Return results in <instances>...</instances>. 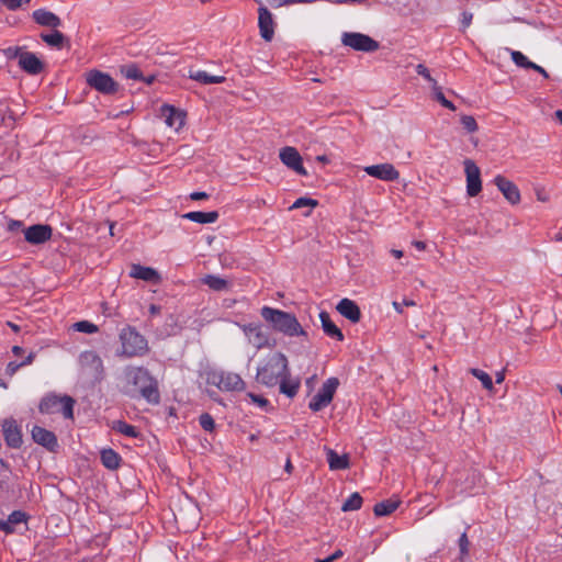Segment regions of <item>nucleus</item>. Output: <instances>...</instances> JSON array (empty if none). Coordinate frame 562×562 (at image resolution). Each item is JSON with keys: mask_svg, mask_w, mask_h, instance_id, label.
I'll list each match as a JSON object with an SVG mask.
<instances>
[{"mask_svg": "<svg viewBox=\"0 0 562 562\" xmlns=\"http://www.w3.org/2000/svg\"><path fill=\"white\" fill-rule=\"evenodd\" d=\"M260 314L276 331L282 333L289 337L307 336L295 315L291 313L270 306H263Z\"/></svg>", "mask_w": 562, "mask_h": 562, "instance_id": "1", "label": "nucleus"}, {"mask_svg": "<svg viewBox=\"0 0 562 562\" xmlns=\"http://www.w3.org/2000/svg\"><path fill=\"white\" fill-rule=\"evenodd\" d=\"M125 376L130 383L136 386L140 395L150 404H158L160 393L157 380L149 373L146 368L136 367L127 368Z\"/></svg>", "mask_w": 562, "mask_h": 562, "instance_id": "2", "label": "nucleus"}, {"mask_svg": "<svg viewBox=\"0 0 562 562\" xmlns=\"http://www.w3.org/2000/svg\"><path fill=\"white\" fill-rule=\"evenodd\" d=\"M285 375H290V371L288 359L282 352L269 356L265 364L257 370V381L269 387L276 386Z\"/></svg>", "mask_w": 562, "mask_h": 562, "instance_id": "3", "label": "nucleus"}, {"mask_svg": "<svg viewBox=\"0 0 562 562\" xmlns=\"http://www.w3.org/2000/svg\"><path fill=\"white\" fill-rule=\"evenodd\" d=\"M119 338L122 345L121 351H117L119 356L126 358L143 357L149 350L147 339L135 327H124L120 331Z\"/></svg>", "mask_w": 562, "mask_h": 562, "instance_id": "4", "label": "nucleus"}, {"mask_svg": "<svg viewBox=\"0 0 562 562\" xmlns=\"http://www.w3.org/2000/svg\"><path fill=\"white\" fill-rule=\"evenodd\" d=\"M76 401L69 395L47 394L44 396L38 405L42 414H58L60 413L65 418H74V406Z\"/></svg>", "mask_w": 562, "mask_h": 562, "instance_id": "5", "label": "nucleus"}, {"mask_svg": "<svg viewBox=\"0 0 562 562\" xmlns=\"http://www.w3.org/2000/svg\"><path fill=\"white\" fill-rule=\"evenodd\" d=\"M206 382L224 392H240L246 387L245 381L234 372L212 371L207 373Z\"/></svg>", "mask_w": 562, "mask_h": 562, "instance_id": "6", "label": "nucleus"}, {"mask_svg": "<svg viewBox=\"0 0 562 562\" xmlns=\"http://www.w3.org/2000/svg\"><path fill=\"white\" fill-rule=\"evenodd\" d=\"M86 81L90 88L102 94L111 95L119 91V83L109 74L98 69L87 71Z\"/></svg>", "mask_w": 562, "mask_h": 562, "instance_id": "7", "label": "nucleus"}, {"mask_svg": "<svg viewBox=\"0 0 562 562\" xmlns=\"http://www.w3.org/2000/svg\"><path fill=\"white\" fill-rule=\"evenodd\" d=\"M341 43L357 52L372 53L380 48V43L367 34L344 32Z\"/></svg>", "mask_w": 562, "mask_h": 562, "instance_id": "8", "label": "nucleus"}, {"mask_svg": "<svg viewBox=\"0 0 562 562\" xmlns=\"http://www.w3.org/2000/svg\"><path fill=\"white\" fill-rule=\"evenodd\" d=\"M339 385L337 378H329L324 382L319 391L313 396L308 408L313 412H319L330 404Z\"/></svg>", "mask_w": 562, "mask_h": 562, "instance_id": "9", "label": "nucleus"}, {"mask_svg": "<svg viewBox=\"0 0 562 562\" xmlns=\"http://www.w3.org/2000/svg\"><path fill=\"white\" fill-rule=\"evenodd\" d=\"M79 363L85 372L95 380H101L104 373L103 361L100 356L92 350L80 353Z\"/></svg>", "mask_w": 562, "mask_h": 562, "instance_id": "10", "label": "nucleus"}, {"mask_svg": "<svg viewBox=\"0 0 562 562\" xmlns=\"http://www.w3.org/2000/svg\"><path fill=\"white\" fill-rule=\"evenodd\" d=\"M464 171L467 176V193L469 196H476L482 190L480 168L471 159H465Z\"/></svg>", "mask_w": 562, "mask_h": 562, "instance_id": "11", "label": "nucleus"}, {"mask_svg": "<svg viewBox=\"0 0 562 562\" xmlns=\"http://www.w3.org/2000/svg\"><path fill=\"white\" fill-rule=\"evenodd\" d=\"M1 426L7 446L9 448L19 449L22 446L23 440L22 431L16 420L13 418H5Z\"/></svg>", "mask_w": 562, "mask_h": 562, "instance_id": "12", "label": "nucleus"}, {"mask_svg": "<svg viewBox=\"0 0 562 562\" xmlns=\"http://www.w3.org/2000/svg\"><path fill=\"white\" fill-rule=\"evenodd\" d=\"M53 228L47 224H34L24 229V238L31 245H42L52 238Z\"/></svg>", "mask_w": 562, "mask_h": 562, "instance_id": "13", "label": "nucleus"}, {"mask_svg": "<svg viewBox=\"0 0 562 562\" xmlns=\"http://www.w3.org/2000/svg\"><path fill=\"white\" fill-rule=\"evenodd\" d=\"M279 157L286 167L294 170L296 173L307 176V171L302 162V157L296 148L284 147L280 150Z\"/></svg>", "mask_w": 562, "mask_h": 562, "instance_id": "14", "label": "nucleus"}, {"mask_svg": "<svg viewBox=\"0 0 562 562\" xmlns=\"http://www.w3.org/2000/svg\"><path fill=\"white\" fill-rule=\"evenodd\" d=\"M258 26L260 36L266 41H272L274 36V26L276 22L273 20L272 13L268 10V8L261 5L258 9Z\"/></svg>", "mask_w": 562, "mask_h": 562, "instance_id": "15", "label": "nucleus"}, {"mask_svg": "<svg viewBox=\"0 0 562 562\" xmlns=\"http://www.w3.org/2000/svg\"><path fill=\"white\" fill-rule=\"evenodd\" d=\"M363 170L367 175L383 181H395L400 178V172L389 162L368 166Z\"/></svg>", "mask_w": 562, "mask_h": 562, "instance_id": "16", "label": "nucleus"}, {"mask_svg": "<svg viewBox=\"0 0 562 562\" xmlns=\"http://www.w3.org/2000/svg\"><path fill=\"white\" fill-rule=\"evenodd\" d=\"M32 438L36 443L43 446L50 452H55L58 448V440L56 435L41 426L33 427Z\"/></svg>", "mask_w": 562, "mask_h": 562, "instance_id": "17", "label": "nucleus"}, {"mask_svg": "<svg viewBox=\"0 0 562 562\" xmlns=\"http://www.w3.org/2000/svg\"><path fill=\"white\" fill-rule=\"evenodd\" d=\"M494 183L509 203L517 204L520 202L519 189L513 181L498 175L494 178Z\"/></svg>", "mask_w": 562, "mask_h": 562, "instance_id": "18", "label": "nucleus"}, {"mask_svg": "<svg viewBox=\"0 0 562 562\" xmlns=\"http://www.w3.org/2000/svg\"><path fill=\"white\" fill-rule=\"evenodd\" d=\"M160 115L164 117L165 123L176 131H179L184 124V113L172 105L164 104L160 108Z\"/></svg>", "mask_w": 562, "mask_h": 562, "instance_id": "19", "label": "nucleus"}, {"mask_svg": "<svg viewBox=\"0 0 562 562\" xmlns=\"http://www.w3.org/2000/svg\"><path fill=\"white\" fill-rule=\"evenodd\" d=\"M130 277L139 279L153 284H159L161 282V277L157 270L150 267H144L138 263H134L131 266Z\"/></svg>", "mask_w": 562, "mask_h": 562, "instance_id": "20", "label": "nucleus"}, {"mask_svg": "<svg viewBox=\"0 0 562 562\" xmlns=\"http://www.w3.org/2000/svg\"><path fill=\"white\" fill-rule=\"evenodd\" d=\"M243 331L247 336L248 341L257 349L268 345V336L262 331L258 324L243 325Z\"/></svg>", "mask_w": 562, "mask_h": 562, "instance_id": "21", "label": "nucleus"}, {"mask_svg": "<svg viewBox=\"0 0 562 562\" xmlns=\"http://www.w3.org/2000/svg\"><path fill=\"white\" fill-rule=\"evenodd\" d=\"M336 310L341 316L349 319L351 323H358L361 319L360 307L350 299L340 300Z\"/></svg>", "mask_w": 562, "mask_h": 562, "instance_id": "22", "label": "nucleus"}, {"mask_svg": "<svg viewBox=\"0 0 562 562\" xmlns=\"http://www.w3.org/2000/svg\"><path fill=\"white\" fill-rule=\"evenodd\" d=\"M19 66L30 75H38L44 69V64L31 52H24L20 55Z\"/></svg>", "mask_w": 562, "mask_h": 562, "instance_id": "23", "label": "nucleus"}, {"mask_svg": "<svg viewBox=\"0 0 562 562\" xmlns=\"http://www.w3.org/2000/svg\"><path fill=\"white\" fill-rule=\"evenodd\" d=\"M33 20L42 25L50 29H57L61 25V20L55 13L45 9H37L32 14Z\"/></svg>", "mask_w": 562, "mask_h": 562, "instance_id": "24", "label": "nucleus"}, {"mask_svg": "<svg viewBox=\"0 0 562 562\" xmlns=\"http://www.w3.org/2000/svg\"><path fill=\"white\" fill-rule=\"evenodd\" d=\"M27 515L21 510H14L11 513L7 520L0 519V530L4 531L7 535L13 533L15 531L14 526L26 522Z\"/></svg>", "mask_w": 562, "mask_h": 562, "instance_id": "25", "label": "nucleus"}, {"mask_svg": "<svg viewBox=\"0 0 562 562\" xmlns=\"http://www.w3.org/2000/svg\"><path fill=\"white\" fill-rule=\"evenodd\" d=\"M326 457L329 469L333 471L346 470L350 465L349 456L346 453L340 456L335 450L328 448L326 449Z\"/></svg>", "mask_w": 562, "mask_h": 562, "instance_id": "26", "label": "nucleus"}, {"mask_svg": "<svg viewBox=\"0 0 562 562\" xmlns=\"http://www.w3.org/2000/svg\"><path fill=\"white\" fill-rule=\"evenodd\" d=\"M41 40L48 46L61 49L65 46H69V40L57 29H53L52 33H42Z\"/></svg>", "mask_w": 562, "mask_h": 562, "instance_id": "27", "label": "nucleus"}, {"mask_svg": "<svg viewBox=\"0 0 562 562\" xmlns=\"http://www.w3.org/2000/svg\"><path fill=\"white\" fill-rule=\"evenodd\" d=\"M319 318L322 322V328L327 336H329L331 338H336L339 341L344 340L345 337H344L342 331L330 319V315L327 312H325V311L321 312Z\"/></svg>", "mask_w": 562, "mask_h": 562, "instance_id": "28", "label": "nucleus"}, {"mask_svg": "<svg viewBox=\"0 0 562 562\" xmlns=\"http://www.w3.org/2000/svg\"><path fill=\"white\" fill-rule=\"evenodd\" d=\"M188 77L202 85L223 83L226 81V77L224 76H212L204 70L193 68L189 69Z\"/></svg>", "mask_w": 562, "mask_h": 562, "instance_id": "29", "label": "nucleus"}, {"mask_svg": "<svg viewBox=\"0 0 562 562\" xmlns=\"http://www.w3.org/2000/svg\"><path fill=\"white\" fill-rule=\"evenodd\" d=\"M220 214L217 211L211 212H202V211H192L182 215L183 218L200 223V224H209L217 221Z\"/></svg>", "mask_w": 562, "mask_h": 562, "instance_id": "30", "label": "nucleus"}, {"mask_svg": "<svg viewBox=\"0 0 562 562\" xmlns=\"http://www.w3.org/2000/svg\"><path fill=\"white\" fill-rule=\"evenodd\" d=\"M122 461L121 456L113 449H103L101 451V462L109 470H116Z\"/></svg>", "mask_w": 562, "mask_h": 562, "instance_id": "31", "label": "nucleus"}, {"mask_svg": "<svg viewBox=\"0 0 562 562\" xmlns=\"http://www.w3.org/2000/svg\"><path fill=\"white\" fill-rule=\"evenodd\" d=\"M289 376H283L278 384L280 385V392L292 398L297 394L301 382L299 379L290 380Z\"/></svg>", "mask_w": 562, "mask_h": 562, "instance_id": "32", "label": "nucleus"}, {"mask_svg": "<svg viewBox=\"0 0 562 562\" xmlns=\"http://www.w3.org/2000/svg\"><path fill=\"white\" fill-rule=\"evenodd\" d=\"M201 281L213 291L221 292L228 290V281L217 276L207 274Z\"/></svg>", "mask_w": 562, "mask_h": 562, "instance_id": "33", "label": "nucleus"}, {"mask_svg": "<svg viewBox=\"0 0 562 562\" xmlns=\"http://www.w3.org/2000/svg\"><path fill=\"white\" fill-rule=\"evenodd\" d=\"M400 505L398 501L386 499L374 505L373 513L375 516H387L395 512Z\"/></svg>", "mask_w": 562, "mask_h": 562, "instance_id": "34", "label": "nucleus"}, {"mask_svg": "<svg viewBox=\"0 0 562 562\" xmlns=\"http://www.w3.org/2000/svg\"><path fill=\"white\" fill-rule=\"evenodd\" d=\"M112 429L131 438H137L139 436L137 428L124 420H115Z\"/></svg>", "mask_w": 562, "mask_h": 562, "instance_id": "35", "label": "nucleus"}, {"mask_svg": "<svg viewBox=\"0 0 562 562\" xmlns=\"http://www.w3.org/2000/svg\"><path fill=\"white\" fill-rule=\"evenodd\" d=\"M362 497L359 493H352L342 504L341 509L344 512L357 510L361 508Z\"/></svg>", "mask_w": 562, "mask_h": 562, "instance_id": "36", "label": "nucleus"}, {"mask_svg": "<svg viewBox=\"0 0 562 562\" xmlns=\"http://www.w3.org/2000/svg\"><path fill=\"white\" fill-rule=\"evenodd\" d=\"M469 372L482 382L485 390L492 392L494 390L492 378L483 370L471 368Z\"/></svg>", "mask_w": 562, "mask_h": 562, "instance_id": "37", "label": "nucleus"}, {"mask_svg": "<svg viewBox=\"0 0 562 562\" xmlns=\"http://www.w3.org/2000/svg\"><path fill=\"white\" fill-rule=\"evenodd\" d=\"M432 92L435 100L438 101L443 108H447L451 111L456 110L454 104L445 97L442 89L438 86L437 81H434Z\"/></svg>", "mask_w": 562, "mask_h": 562, "instance_id": "38", "label": "nucleus"}, {"mask_svg": "<svg viewBox=\"0 0 562 562\" xmlns=\"http://www.w3.org/2000/svg\"><path fill=\"white\" fill-rule=\"evenodd\" d=\"M121 72L127 79H134V80H143L144 79L142 71L134 64L122 66Z\"/></svg>", "mask_w": 562, "mask_h": 562, "instance_id": "39", "label": "nucleus"}, {"mask_svg": "<svg viewBox=\"0 0 562 562\" xmlns=\"http://www.w3.org/2000/svg\"><path fill=\"white\" fill-rule=\"evenodd\" d=\"M512 60L516 64V66L530 69L532 66V61H530L519 50H510Z\"/></svg>", "mask_w": 562, "mask_h": 562, "instance_id": "40", "label": "nucleus"}, {"mask_svg": "<svg viewBox=\"0 0 562 562\" xmlns=\"http://www.w3.org/2000/svg\"><path fill=\"white\" fill-rule=\"evenodd\" d=\"M74 329L85 334H94L99 330L98 326L88 321H80L72 325Z\"/></svg>", "mask_w": 562, "mask_h": 562, "instance_id": "41", "label": "nucleus"}, {"mask_svg": "<svg viewBox=\"0 0 562 562\" xmlns=\"http://www.w3.org/2000/svg\"><path fill=\"white\" fill-rule=\"evenodd\" d=\"M200 426L205 430L212 432L215 429L214 418L209 413H203L199 417Z\"/></svg>", "mask_w": 562, "mask_h": 562, "instance_id": "42", "label": "nucleus"}, {"mask_svg": "<svg viewBox=\"0 0 562 562\" xmlns=\"http://www.w3.org/2000/svg\"><path fill=\"white\" fill-rule=\"evenodd\" d=\"M460 121L464 130L469 133H474L479 128L477 123L472 115H462Z\"/></svg>", "mask_w": 562, "mask_h": 562, "instance_id": "43", "label": "nucleus"}, {"mask_svg": "<svg viewBox=\"0 0 562 562\" xmlns=\"http://www.w3.org/2000/svg\"><path fill=\"white\" fill-rule=\"evenodd\" d=\"M460 549V560L463 561L464 558L469 554L470 541L468 539L467 532H463L458 541Z\"/></svg>", "mask_w": 562, "mask_h": 562, "instance_id": "44", "label": "nucleus"}, {"mask_svg": "<svg viewBox=\"0 0 562 562\" xmlns=\"http://www.w3.org/2000/svg\"><path fill=\"white\" fill-rule=\"evenodd\" d=\"M318 205V201L311 198H299L290 209H301L305 206L315 207Z\"/></svg>", "mask_w": 562, "mask_h": 562, "instance_id": "45", "label": "nucleus"}, {"mask_svg": "<svg viewBox=\"0 0 562 562\" xmlns=\"http://www.w3.org/2000/svg\"><path fill=\"white\" fill-rule=\"evenodd\" d=\"M30 2L31 0H0V3L9 10H16Z\"/></svg>", "mask_w": 562, "mask_h": 562, "instance_id": "46", "label": "nucleus"}, {"mask_svg": "<svg viewBox=\"0 0 562 562\" xmlns=\"http://www.w3.org/2000/svg\"><path fill=\"white\" fill-rule=\"evenodd\" d=\"M416 72L419 76L424 77L428 82H430L434 86V81H436V80L431 77L428 68L425 65L418 64L416 66Z\"/></svg>", "mask_w": 562, "mask_h": 562, "instance_id": "47", "label": "nucleus"}, {"mask_svg": "<svg viewBox=\"0 0 562 562\" xmlns=\"http://www.w3.org/2000/svg\"><path fill=\"white\" fill-rule=\"evenodd\" d=\"M247 396L251 400L252 403L258 404L260 407H266L269 405V401L261 395L249 392L247 393Z\"/></svg>", "mask_w": 562, "mask_h": 562, "instance_id": "48", "label": "nucleus"}, {"mask_svg": "<svg viewBox=\"0 0 562 562\" xmlns=\"http://www.w3.org/2000/svg\"><path fill=\"white\" fill-rule=\"evenodd\" d=\"M4 55L7 58L9 59H14V58H19L20 59V55L23 53L21 50V47H8L3 50Z\"/></svg>", "mask_w": 562, "mask_h": 562, "instance_id": "49", "label": "nucleus"}, {"mask_svg": "<svg viewBox=\"0 0 562 562\" xmlns=\"http://www.w3.org/2000/svg\"><path fill=\"white\" fill-rule=\"evenodd\" d=\"M21 368L22 364L20 362L11 361L5 367V374L9 376H13Z\"/></svg>", "mask_w": 562, "mask_h": 562, "instance_id": "50", "label": "nucleus"}, {"mask_svg": "<svg viewBox=\"0 0 562 562\" xmlns=\"http://www.w3.org/2000/svg\"><path fill=\"white\" fill-rule=\"evenodd\" d=\"M472 20H473V14L471 12L463 11L461 13V25H462L463 31L471 25Z\"/></svg>", "mask_w": 562, "mask_h": 562, "instance_id": "51", "label": "nucleus"}, {"mask_svg": "<svg viewBox=\"0 0 562 562\" xmlns=\"http://www.w3.org/2000/svg\"><path fill=\"white\" fill-rule=\"evenodd\" d=\"M416 303L413 301V300H403L402 303L400 302H393V307L398 312V313H403V307L405 306H415Z\"/></svg>", "mask_w": 562, "mask_h": 562, "instance_id": "52", "label": "nucleus"}, {"mask_svg": "<svg viewBox=\"0 0 562 562\" xmlns=\"http://www.w3.org/2000/svg\"><path fill=\"white\" fill-rule=\"evenodd\" d=\"M268 3L273 8H281L289 5L291 0H267Z\"/></svg>", "mask_w": 562, "mask_h": 562, "instance_id": "53", "label": "nucleus"}, {"mask_svg": "<svg viewBox=\"0 0 562 562\" xmlns=\"http://www.w3.org/2000/svg\"><path fill=\"white\" fill-rule=\"evenodd\" d=\"M23 223L21 221L11 220L8 224V229L10 232H15L22 227Z\"/></svg>", "mask_w": 562, "mask_h": 562, "instance_id": "54", "label": "nucleus"}, {"mask_svg": "<svg viewBox=\"0 0 562 562\" xmlns=\"http://www.w3.org/2000/svg\"><path fill=\"white\" fill-rule=\"evenodd\" d=\"M191 200L199 201V200H206L209 199V194L206 192H193L190 194Z\"/></svg>", "mask_w": 562, "mask_h": 562, "instance_id": "55", "label": "nucleus"}, {"mask_svg": "<svg viewBox=\"0 0 562 562\" xmlns=\"http://www.w3.org/2000/svg\"><path fill=\"white\" fill-rule=\"evenodd\" d=\"M533 67H530V69L539 72L543 78L548 79L549 78V74L547 72V70L544 68H542L541 66L537 65V64H532Z\"/></svg>", "mask_w": 562, "mask_h": 562, "instance_id": "56", "label": "nucleus"}, {"mask_svg": "<svg viewBox=\"0 0 562 562\" xmlns=\"http://www.w3.org/2000/svg\"><path fill=\"white\" fill-rule=\"evenodd\" d=\"M35 356V352H30L29 356L23 361L20 362L22 364V368L31 364L34 361Z\"/></svg>", "mask_w": 562, "mask_h": 562, "instance_id": "57", "label": "nucleus"}, {"mask_svg": "<svg viewBox=\"0 0 562 562\" xmlns=\"http://www.w3.org/2000/svg\"><path fill=\"white\" fill-rule=\"evenodd\" d=\"M413 246L420 251H424L426 249V243L422 240H414Z\"/></svg>", "mask_w": 562, "mask_h": 562, "instance_id": "58", "label": "nucleus"}, {"mask_svg": "<svg viewBox=\"0 0 562 562\" xmlns=\"http://www.w3.org/2000/svg\"><path fill=\"white\" fill-rule=\"evenodd\" d=\"M284 471L289 474L292 473L293 471V465H292V462L290 460V458L286 459V462H285V465H284Z\"/></svg>", "mask_w": 562, "mask_h": 562, "instance_id": "59", "label": "nucleus"}, {"mask_svg": "<svg viewBox=\"0 0 562 562\" xmlns=\"http://www.w3.org/2000/svg\"><path fill=\"white\" fill-rule=\"evenodd\" d=\"M12 352H13L14 356H21L24 352V350L20 346H13L12 347Z\"/></svg>", "mask_w": 562, "mask_h": 562, "instance_id": "60", "label": "nucleus"}, {"mask_svg": "<svg viewBox=\"0 0 562 562\" xmlns=\"http://www.w3.org/2000/svg\"><path fill=\"white\" fill-rule=\"evenodd\" d=\"M505 380V372L504 371H498L496 373V383L499 384L502 383L503 381Z\"/></svg>", "mask_w": 562, "mask_h": 562, "instance_id": "61", "label": "nucleus"}, {"mask_svg": "<svg viewBox=\"0 0 562 562\" xmlns=\"http://www.w3.org/2000/svg\"><path fill=\"white\" fill-rule=\"evenodd\" d=\"M342 554H344V553H342V551H341V550H337V551H335V552L330 555V558H333V562H334L335 560H337V559L341 558V557H342Z\"/></svg>", "mask_w": 562, "mask_h": 562, "instance_id": "62", "label": "nucleus"}, {"mask_svg": "<svg viewBox=\"0 0 562 562\" xmlns=\"http://www.w3.org/2000/svg\"><path fill=\"white\" fill-rule=\"evenodd\" d=\"M537 198L539 201L546 202L548 200V196L543 194L541 191L537 192Z\"/></svg>", "mask_w": 562, "mask_h": 562, "instance_id": "63", "label": "nucleus"}, {"mask_svg": "<svg viewBox=\"0 0 562 562\" xmlns=\"http://www.w3.org/2000/svg\"><path fill=\"white\" fill-rule=\"evenodd\" d=\"M554 116H555L557 121H559L562 124V110H557L554 112Z\"/></svg>", "mask_w": 562, "mask_h": 562, "instance_id": "64", "label": "nucleus"}]
</instances>
